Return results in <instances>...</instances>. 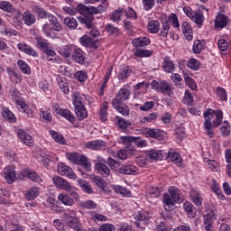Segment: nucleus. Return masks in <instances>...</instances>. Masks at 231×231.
Segmentation results:
<instances>
[{
    "label": "nucleus",
    "mask_w": 231,
    "mask_h": 231,
    "mask_svg": "<svg viewBox=\"0 0 231 231\" xmlns=\"http://www.w3.org/2000/svg\"><path fill=\"white\" fill-rule=\"evenodd\" d=\"M152 218V214L151 212L143 209L136 210L134 213V219L135 220L134 225L138 231H145V226L151 223Z\"/></svg>",
    "instance_id": "nucleus-6"
},
{
    "label": "nucleus",
    "mask_w": 231,
    "mask_h": 231,
    "mask_svg": "<svg viewBox=\"0 0 231 231\" xmlns=\"http://www.w3.org/2000/svg\"><path fill=\"white\" fill-rule=\"evenodd\" d=\"M168 23L171 24L172 28L175 30H180V19L178 18V14L171 13L167 17Z\"/></svg>",
    "instance_id": "nucleus-53"
},
{
    "label": "nucleus",
    "mask_w": 231,
    "mask_h": 231,
    "mask_svg": "<svg viewBox=\"0 0 231 231\" xmlns=\"http://www.w3.org/2000/svg\"><path fill=\"white\" fill-rule=\"evenodd\" d=\"M39 194H41V189L33 186L25 191L24 198L27 201H33V199L39 198Z\"/></svg>",
    "instance_id": "nucleus-31"
},
{
    "label": "nucleus",
    "mask_w": 231,
    "mask_h": 231,
    "mask_svg": "<svg viewBox=\"0 0 231 231\" xmlns=\"http://www.w3.org/2000/svg\"><path fill=\"white\" fill-rule=\"evenodd\" d=\"M67 158L75 165H81L87 172L91 171V163L88 162V157L86 155H81L79 153H68Z\"/></svg>",
    "instance_id": "nucleus-8"
},
{
    "label": "nucleus",
    "mask_w": 231,
    "mask_h": 231,
    "mask_svg": "<svg viewBox=\"0 0 231 231\" xmlns=\"http://www.w3.org/2000/svg\"><path fill=\"white\" fill-rule=\"evenodd\" d=\"M187 136V133L185 132V127H178L175 131V138L177 142H183L185 137Z\"/></svg>",
    "instance_id": "nucleus-63"
},
{
    "label": "nucleus",
    "mask_w": 231,
    "mask_h": 231,
    "mask_svg": "<svg viewBox=\"0 0 231 231\" xmlns=\"http://www.w3.org/2000/svg\"><path fill=\"white\" fill-rule=\"evenodd\" d=\"M146 138L162 141L165 138V131L158 128H146Z\"/></svg>",
    "instance_id": "nucleus-22"
},
{
    "label": "nucleus",
    "mask_w": 231,
    "mask_h": 231,
    "mask_svg": "<svg viewBox=\"0 0 231 231\" xmlns=\"http://www.w3.org/2000/svg\"><path fill=\"white\" fill-rule=\"evenodd\" d=\"M22 21H23L26 26H32L35 24L37 19L35 18V14H32L29 10H25L22 15Z\"/></svg>",
    "instance_id": "nucleus-35"
},
{
    "label": "nucleus",
    "mask_w": 231,
    "mask_h": 231,
    "mask_svg": "<svg viewBox=\"0 0 231 231\" xmlns=\"http://www.w3.org/2000/svg\"><path fill=\"white\" fill-rule=\"evenodd\" d=\"M132 44L134 48V57H138L139 59H147L149 57H152V51L141 49L151 44V38L147 36H139L132 41Z\"/></svg>",
    "instance_id": "nucleus-4"
},
{
    "label": "nucleus",
    "mask_w": 231,
    "mask_h": 231,
    "mask_svg": "<svg viewBox=\"0 0 231 231\" xmlns=\"http://www.w3.org/2000/svg\"><path fill=\"white\" fill-rule=\"evenodd\" d=\"M55 79L62 93H64V95H69V84H68V79L60 75H56Z\"/></svg>",
    "instance_id": "nucleus-25"
},
{
    "label": "nucleus",
    "mask_w": 231,
    "mask_h": 231,
    "mask_svg": "<svg viewBox=\"0 0 231 231\" xmlns=\"http://www.w3.org/2000/svg\"><path fill=\"white\" fill-rule=\"evenodd\" d=\"M209 187L218 199H221V201H225V199H226V197L223 194V190H221V187H219V183H217L215 179H212L211 181H209Z\"/></svg>",
    "instance_id": "nucleus-27"
},
{
    "label": "nucleus",
    "mask_w": 231,
    "mask_h": 231,
    "mask_svg": "<svg viewBox=\"0 0 231 231\" xmlns=\"http://www.w3.org/2000/svg\"><path fill=\"white\" fill-rule=\"evenodd\" d=\"M107 8V5H98L97 7L95 6H87L84 4H79L77 6L78 12L79 14H92V15H97V14H103V12H106V9Z\"/></svg>",
    "instance_id": "nucleus-10"
},
{
    "label": "nucleus",
    "mask_w": 231,
    "mask_h": 231,
    "mask_svg": "<svg viewBox=\"0 0 231 231\" xmlns=\"http://www.w3.org/2000/svg\"><path fill=\"white\" fill-rule=\"evenodd\" d=\"M78 21L81 24H85V26H86V28H88V30L91 29V28H95V26H96L94 24L95 16H93V14H87L84 16H79Z\"/></svg>",
    "instance_id": "nucleus-26"
},
{
    "label": "nucleus",
    "mask_w": 231,
    "mask_h": 231,
    "mask_svg": "<svg viewBox=\"0 0 231 231\" xmlns=\"http://www.w3.org/2000/svg\"><path fill=\"white\" fill-rule=\"evenodd\" d=\"M187 68L192 69V71H199L201 61L196 58H190L187 62Z\"/></svg>",
    "instance_id": "nucleus-52"
},
{
    "label": "nucleus",
    "mask_w": 231,
    "mask_h": 231,
    "mask_svg": "<svg viewBox=\"0 0 231 231\" xmlns=\"http://www.w3.org/2000/svg\"><path fill=\"white\" fill-rule=\"evenodd\" d=\"M106 145L104 141H89L86 143L87 149H91L92 151H102Z\"/></svg>",
    "instance_id": "nucleus-37"
},
{
    "label": "nucleus",
    "mask_w": 231,
    "mask_h": 231,
    "mask_svg": "<svg viewBox=\"0 0 231 231\" xmlns=\"http://www.w3.org/2000/svg\"><path fill=\"white\" fill-rule=\"evenodd\" d=\"M58 172L61 176L69 178V180H77V174L73 171V169L69 168V166L66 165L64 162H60L58 164Z\"/></svg>",
    "instance_id": "nucleus-17"
},
{
    "label": "nucleus",
    "mask_w": 231,
    "mask_h": 231,
    "mask_svg": "<svg viewBox=\"0 0 231 231\" xmlns=\"http://www.w3.org/2000/svg\"><path fill=\"white\" fill-rule=\"evenodd\" d=\"M112 107L123 116H129V115H131V109L125 103L112 102Z\"/></svg>",
    "instance_id": "nucleus-29"
},
{
    "label": "nucleus",
    "mask_w": 231,
    "mask_h": 231,
    "mask_svg": "<svg viewBox=\"0 0 231 231\" xmlns=\"http://www.w3.org/2000/svg\"><path fill=\"white\" fill-rule=\"evenodd\" d=\"M132 75L133 69L131 67L126 66L120 69L119 73L117 74V79L118 80H122L124 82L125 80H127Z\"/></svg>",
    "instance_id": "nucleus-38"
},
{
    "label": "nucleus",
    "mask_w": 231,
    "mask_h": 231,
    "mask_svg": "<svg viewBox=\"0 0 231 231\" xmlns=\"http://www.w3.org/2000/svg\"><path fill=\"white\" fill-rule=\"evenodd\" d=\"M120 140L123 143H135L136 147L138 148L147 147V140L142 139L140 136H121Z\"/></svg>",
    "instance_id": "nucleus-13"
},
{
    "label": "nucleus",
    "mask_w": 231,
    "mask_h": 231,
    "mask_svg": "<svg viewBox=\"0 0 231 231\" xmlns=\"http://www.w3.org/2000/svg\"><path fill=\"white\" fill-rule=\"evenodd\" d=\"M74 79L80 83L86 82V80H88V72H86V70H78L74 74Z\"/></svg>",
    "instance_id": "nucleus-64"
},
{
    "label": "nucleus",
    "mask_w": 231,
    "mask_h": 231,
    "mask_svg": "<svg viewBox=\"0 0 231 231\" xmlns=\"http://www.w3.org/2000/svg\"><path fill=\"white\" fill-rule=\"evenodd\" d=\"M183 193L178 186H170L168 188V193H163L162 203L165 210H172L176 203H183Z\"/></svg>",
    "instance_id": "nucleus-3"
},
{
    "label": "nucleus",
    "mask_w": 231,
    "mask_h": 231,
    "mask_svg": "<svg viewBox=\"0 0 231 231\" xmlns=\"http://www.w3.org/2000/svg\"><path fill=\"white\" fill-rule=\"evenodd\" d=\"M162 69L165 71V73H174V70L176 69V65H174V62H172L171 58L168 56L164 58L162 62Z\"/></svg>",
    "instance_id": "nucleus-39"
},
{
    "label": "nucleus",
    "mask_w": 231,
    "mask_h": 231,
    "mask_svg": "<svg viewBox=\"0 0 231 231\" xmlns=\"http://www.w3.org/2000/svg\"><path fill=\"white\" fill-rule=\"evenodd\" d=\"M96 171L98 174H100V176H103L104 178H108L109 174H111V170L109 167L102 162H97L96 164Z\"/></svg>",
    "instance_id": "nucleus-42"
},
{
    "label": "nucleus",
    "mask_w": 231,
    "mask_h": 231,
    "mask_svg": "<svg viewBox=\"0 0 231 231\" xmlns=\"http://www.w3.org/2000/svg\"><path fill=\"white\" fill-rule=\"evenodd\" d=\"M71 100L74 107L86 106L84 104V94H80V92H74L72 95Z\"/></svg>",
    "instance_id": "nucleus-46"
},
{
    "label": "nucleus",
    "mask_w": 231,
    "mask_h": 231,
    "mask_svg": "<svg viewBox=\"0 0 231 231\" xmlns=\"http://www.w3.org/2000/svg\"><path fill=\"white\" fill-rule=\"evenodd\" d=\"M161 21V27H160V37H163L164 39H167L169 37V33H171V23H169V20H167V16H162L160 18Z\"/></svg>",
    "instance_id": "nucleus-21"
},
{
    "label": "nucleus",
    "mask_w": 231,
    "mask_h": 231,
    "mask_svg": "<svg viewBox=\"0 0 231 231\" xmlns=\"http://www.w3.org/2000/svg\"><path fill=\"white\" fill-rule=\"evenodd\" d=\"M52 183H54L56 189H59L60 190H66L67 192L71 190V184L62 177H53Z\"/></svg>",
    "instance_id": "nucleus-20"
},
{
    "label": "nucleus",
    "mask_w": 231,
    "mask_h": 231,
    "mask_svg": "<svg viewBox=\"0 0 231 231\" xmlns=\"http://www.w3.org/2000/svg\"><path fill=\"white\" fill-rule=\"evenodd\" d=\"M58 199L61 201L63 205H67L68 207H71V205L75 204V200L65 193H60Z\"/></svg>",
    "instance_id": "nucleus-59"
},
{
    "label": "nucleus",
    "mask_w": 231,
    "mask_h": 231,
    "mask_svg": "<svg viewBox=\"0 0 231 231\" xmlns=\"http://www.w3.org/2000/svg\"><path fill=\"white\" fill-rule=\"evenodd\" d=\"M119 174H126L127 176H136L140 172L138 167L133 164L123 165L118 169Z\"/></svg>",
    "instance_id": "nucleus-24"
},
{
    "label": "nucleus",
    "mask_w": 231,
    "mask_h": 231,
    "mask_svg": "<svg viewBox=\"0 0 231 231\" xmlns=\"http://www.w3.org/2000/svg\"><path fill=\"white\" fill-rule=\"evenodd\" d=\"M2 116L6 122L9 124H15L17 122V117L14 115V112L10 110L8 107H4L2 110Z\"/></svg>",
    "instance_id": "nucleus-36"
},
{
    "label": "nucleus",
    "mask_w": 231,
    "mask_h": 231,
    "mask_svg": "<svg viewBox=\"0 0 231 231\" xmlns=\"http://www.w3.org/2000/svg\"><path fill=\"white\" fill-rule=\"evenodd\" d=\"M203 50H205V41H195L192 46L193 53H195V55H199Z\"/></svg>",
    "instance_id": "nucleus-55"
},
{
    "label": "nucleus",
    "mask_w": 231,
    "mask_h": 231,
    "mask_svg": "<svg viewBox=\"0 0 231 231\" xmlns=\"http://www.w3.org/2000/svg\"><path fill=\"white\" fill-rule=\"evenodd\" d=\"M219 132L221 136H223L224 138L228 137L231 133L230 123L226 120L223 121V123L220 125Z\"/></svg>",
    "instance_id": "nucleus-49"
},
{
    "label": "nucleus",
    "mask_w": 231,
    "mask_h": 231,
    "mask_svg": "<svg viewBox=\"0 0 231 231\" xmlns=\"http://www.w3.org/2000/svg\"><path fill=\"white\" fill-rule=\"evenodd\" d=\"M230 25V18L224 14H217L215 18V30L217 32H221L223 28H226V26Z\"/></svg>",
    "instance_id": "nucleus-15"
},
{
    "label": "nucleus",
    "mask_w": 231,
    "mask_h": 231,
    "mask_svg": "<svg viewBox=\"0 0 231 231\" xmlns=\"http://www.w3.org/2000/svg\"><path fill=\"white\" fill-rule=\"evenodd\" d=\"M32 11L34 12L35 14H37L39 19H46V17L48 16V14H50V12L44 10V8L39 5H35L32 8Z\"/></svg>",
    "instance_id": "nucleus-60"
},
{
    "label": "nucleus",
    "mask_w": 231,
    "mask_h": 231,
    "mask_svg": "<svg viewBox=\"0 0 231 231\" xmlns=\"http://www.w3.org/2000/svg\"><path fill=\"white\" fill-rule=\"evenodd\" d=\"M159 91L163 95L171 97V91H172V88L166 80H162L161 81V88H159Z\"/></svg>",
    "instance_id": "nucleus-62"
},
{
    "label": "nucleus",
    "mask_w": 231,
    "mask_h": 231,
    "mask_svg": "<svg viewBox=\"0 0 231 231\" xmlns=\"http://www.w3.org/2000/svg\"><path fill=\"white\" fill-rule=\"evenodd\" d=\"M44 53V59H46L47 62H51V64H55L56 62H59L60 57L57 55V52L53 51V49H49Z\"/></svg>",
    "instance_id": "nucleus-40"
},
{
    "label": "nucleus",
    "mask_w": 231,
    "mask_h": 231,
    "mask_svg": "<svg viewBox=\"0 0 231 231\" xmlns=\"http://www.w3.org/2000/svg\"><path fill=\"white\" fill-rule=\"evenodd\" d=\"M203 116L205 118V122L203 124L205 134L209 138H214V136H216V133L213 129H217V127H220L223 123V110L207 108L203 113Z\"/></svg>",
    "instance_id": "nucleus-1"
},
{
    "label": "nucleus",
    "mask_w": 231,
    "mask_h": 231,
    "mask_svg": "<svg viewBox=\"0 0 231 231\" xmlns=\"http://www.w3.org/2000/svg\"><path fill=\"white\" fill-rule=\"evenodd\" d=\"M160 22L158 20H151L147 23V31L149 33L156 34L160 32Z\"/></svg>",
    "instance_id": "nucleus-45"
},
{
    "label": "nucleus",
    "mask_w": 231,
    "mask_h": 231,
    "mask_svg": "<svg viewBox=\"0 0 231 231\" xmlns=\"http://www.w3.org/2000/svg\"><path fill=\"white\" fill-rule=\"evenodd\" d=\"M167 158H169V160H171V162H172L173 163H175V165H181V154H180V152H167Z\"/></svg>",
    "instance_id": "nucleus-56"
},
{
    "label": "nucleus",
    "mask_w": 231,
    "mask_h": 231,
    "mask_svg": "<svg viewBox=\"0 0 231 231\" xmlns=\"http://www.w3.org/2000/svg\"><path fill=\"white\" fill-rule=\"evenodd\" d=\"M15 7H14V5L12 3L7 1H1L0 2V10L3 12H6L7 14H12Z\"/></svg>",
    "instance_id": "nucleus-61"
},
{
    "label": "nucleus",
    "mask_w": 231,
    "mask_h": 231,
    "mask_svg": "<svg viewBox=\"0 0 231 231\" xmlns=\"http://www.w3.org/2000/svg\"><path fill=\"white\" fill-rule=\"evenodd\" d=\"M183 209L185 210V212H187L188 217L191 219H194V217H196L198 210L196 209V207H194V205H192V203H190L189 201H186L183 204Z\"/></svg>",
    "instance_id": "nucleus-44"
},
{
    "label": "nucleus",
    "mask_w": 231,
    "mask_h": 231,
    "mask_svg": "<svg viewBox=\"0 0 231 231\" xmlns=\"http://www.w3.org/2000/svg\"><path fill=\"white\" fill-rule=\"evenodd\" d=\"M180 28L186 41L190 42V41L194 39V29H192V25H190L189 22L183 21L180 24Z\"/></svg>",
    "instance_id": "nucleus-23"
},
{
    "label": "nucleus",
    "mask_w": 231,
    "mask_h": 231,
    "mask_svg": "<svg viewBox=\"0 0 231 231\" xmlns=\"http://www.w3.org/2000/svg\"><path fill=\"white\" fill-rule=\"evenodd\" d=\"M116 125H117L119 131H125L127 127L131 125V121L125 120L124 117L116 116Z\"/></svg>",
    "instance_id": "nucleus-43"
},
{
    "label": "nucleus",
    "mask_w": 231,
    "mask_h": 231,
    "mask_svg": "<svg viewBox=\"0 0 231 231\" xmlns=\"http://www.w3.org/2000/svg\"><path fill=\"white\" fill-rule=\"evenodd\" d=\"M183 12L187 15V17L190 19V21H192L193 23H195V24L198 25V28H201V26H203V23H205V15H203L202 13L196 12L189 6H184Z\"/></svg>",
    "instance_id": "nucleus-9"
},
{
    "label": "nucleus",
    "mask_w": 231,
    "mask_h": 231,
    "mask_svg": "<svg viewBox=\"0 0 231 231\" xmlns=\"http://www.w3.org/2000/svg\"><path fill=\"white\" fill-rule=\"evenodd\" d=\"M148 161L150 162V163H152V162H154V160H167V152L163 151V150H151L148 152L145 153Z\"/></svg>",
    "instance_id": "nucleus-19"
},
{
    "label": "nucleus",
    "mask_w": 231,
    "mask_h": 231,
    "mask_svg": "<svg viewBox=\"0 0 231 231\" xmlns=\"http://www.w3.org/2000/svg\"><path fill=\"white\" fill-rule=\"evenodd\" d=\"M58 114L60 116H62V118H65V120L69 122L73 127H79V121H77V116H75V114H73L71 110L68 108H60L58 110Z\"/></svg>",
    "instance_id": "nucleus-14"
},
{
    "label": "nucleus",
    "mask_w": 231,
    "mask_h": 231,
    "mask_svg": "<svg viewBox=\"0 0 231 231\" xmlns=\"http://www.w3.org/2000/svg\"><path fill=\"white\" fill-rule=\"evenodd\" d=\"M63 23L65 26H67V28H69V30H77V26H79V22H77V19L71 16L64 18Z\"/></svg>",
    "instance_id": "nucleus-54"
},
{
    "label": "nucleus",
    "mask_w": 231,
    "mask_h": 231,
    "mask_svg": "<svg viewBox=\"0 0 231 231\" xmlns=\"http://www.w3.org/2000/svg\"><path fill=\"white\" fill-rule=\"evenodd\" d=\"M131 98V89L129 86L124 85L119 91L116 93L112 102L116 103H125L126 100Z\"/></svg>",
    "instance_id": "nucleus-11"
},
{
    "label": "nucleus",
    "mask_w": 231,
    "mask_h": 231,
    "mask_svg": "<svg viewBox=\"0 0 231 231\" xmlns=\"http://www.w3.org/2000/svg\"><path fill=\"white\" fill-rule=\"evenodd\" d=\"M60 55L63 57V59H69L76 62V64H79L80 66H86L88 63V58H86V51H82L80 47L75 44L64 45L59 50Z\"/></svg>",
    "instance_id": "nucleus-2"
},
{
    "label": "nucleus",
    "mask_w": 231,
    "mask_h": 231,
    "mask_svg": "<svg viewBox=\"0 0 231 231\" xmlns=\"http://www.w3.org/2000/svg\"><path fill=\"white\" fill-rule=\"evenodd\" d=\"M16 106H19L23 112L28 118H33V110L23 100L20 99L16 101Z\"/></svg>",
    "instance_id": "nucleus-41"
},
{
    "label": "nucleus",
    "mask_w": 231,
    "mask_h": 231,
    "mask_svg": "<svg viewBox=\"0 0 231 231\" xmlns=\"http://www.w3.org/2000/svg\"><path fill=\"white\" fill-rule=\"evenodd\" d=\"M17 66L22 73H23L24 75H30V73H32V69L30 68V65L26 63V61L19 60L17 61Z\"/></svg>",
    "instance_id": "nucleus-58"
},
{
    "label": "nucleus",
    "mask_w": 231,
    "mask_h": 231,
    "mask_svg": "<svg viewBox=\"0 0 231 231\" xmlns=\"http://www.w3.org/2000/svg\"><path fill=\"white\" fill-rule=\"evenodd\" d=\"M35 40H36V47L38 48V50H41L42 53H45L51 49V45L48 42V40L43 39L41 36H36Z\"/></svg>",
    "instance_id": "nucleus-30"
},
{
    "label": "nucleus",
    "mask_w": 231,
    "mask_h": 231,
    "mask_svg": "<svg viewBox=\"0 0 231 231\" xmlns=\"http://www.w3.org/2000/svg\"><path fill=\"white\" fill-rule=\"evenodd\" d=\"M16 134L17 138L23 145H26L27 147H33L35 140H33V137L30 135V134H28V132H26L24 129L19 128Z\"/></svg>",
    "instance_id": "nucleus-12"
},
{
    "label": "nucleus",
    "mask_w": 231,
    "mask_h": 231,
    "mask_svg": "<svg viewBox=\"0 0 231 231\" xmlns=\"http://www.w3.org/2000/svg\"><path fill=\"white\" fill-rule=\"evenodd\" d=\"M189 198L196 207L203 205V197L199 190L192 189L189 192Z\"/></svg>",
    "instance_id": "nucleus-33"
},
{
    "label": "nucleus",
    "mask_w": 231,
    "mask_h": 231,
    "mask_svg": "<svg viewBox=\"0 0 231 231\" xmlns=\"http://www.w3.org/2000/svg\"><path fill=\"white\" fill-rule=\"evenodd\" d=\"M109 109V103L107 101H104L103 104L99 106V120L103 124L107 122V118L109 116V113L107 112Z\"/></svg>",
    "instance_id": "nucleus-32"
},
{
    "label": "nucleus",
    "mask_w": 231,
    "mask_h": 231,
    "mask_svg": "<svg viewBox=\"0 0 231 231\" xmlns=\"http://www.w3.org/2000/svg\"><path fill=\"white\" fill-rule=\"evenodd\" d=\"M171 79L172 82L175 83V86L177 88H180V89H183L185 85H183V78H181V75H180L179 73H172L171 72Z\"/></svg>",
    "instance_id": "nucleus-57"
},
{
    "label": "nucleus",
    "mask_w": 231,
    "mask_h": 231,
    "mask_svg": "<svg viewBox=\"0 0 231 231\" xmlns=\"http://www.w3.org/2000/svg\"><path fill=\"white\" fill-rule=\"evenodd\" d=\"M63 27L59 19L51 23H45L42 25V32L49 39H59V34L55 32H62Z\"/></svg>",
    "instance_id": "nucleus-7"
},
{
    "label": "nucleus",
    "mask_w": 231,
    "mask_h": 231,
    "mask_svg": "<svg viewBox=\"0 0 231 231\" xmlns=\"http://www.w3.org/2000/svg\"><path fill=\"white\" fill-rule=\"evenodd\" d=\"M13 14V23L14 26H21L23 24V13L20 9L14 8L11 13Z\"/></svg>",
    "instance_id": "nucleus-47"
},
{
    "label": "nucleus",
    "mask_w": 231,
    "mask_h": 231,
    "mask_svg": "<svg viewBox=\"0 0 231 231\" xmlns=\"http://www.w3.org/2000/svg\"><path fill=\"white\" fill-rule=\"evenodd\" d=\"M97 37H100V31L95 25L93 28L88 29L87 34L79 39V42L82 46H85V48L98 50V48H100V42L98 40H96Z\"/></svg>",
    "instance_id": "nucleus-5"
},
{
    "label": "nucleus",
    "mask_w": 231,
    "mask_h": 231,
    "mask_svg": "<svg viewBox=\"0 0 231 231\" xmlns=\"http://www.w3.org/2000/svg\"><path fill=\"white\" fill-rule=\"evenodd\" d=\"M113 189L116 194H120L123 198H131V190L129 189L120 186V185H114Z\"/></svg>",
    "instance_id": "nucleus-51"
},
{
    "label": "nucleus",
    "mask_w": 231,
    "mask_h": 231,
    "mask_svg": "<svg viewBox=\"0 0 231 231\" xmlns=\"http://www.w3.org/2000/svg\"><path fill=\"white\" fill-rule=\"evenodd\" d=\"M4 178L9 185L17 181V171L13 166H6L3 171Z\"/></svg>",
    "instance_id": "nucleus-16"
},
{
    "label": "nucleus",
    "mask_w": 231,
    "mask_h": 231,
    "mask_svg": "<svg viewBox=\"0 0 231 231\" xmlns=\"http://www.w3.org/2000/svg\"><path fill=\"white\" fill-rule=\"evenodd\" d=\"M49 134L57 143H60V145H66V139L64 138V135H62V134H59L55 130H50Z\"/></svg>",
    "instance_id": "nucleus-48"
},
{
    "label": "nucleus",
    "mask_w": 231,
    "mask_h": 231,
    "mask_svg": "<svg viewBox=\"0 0 231 231\" xmlns=\"http://www.w3.org/2000/svg\"><path fill=\"white\" fill-rule=\"evenodd\" d=\"M203 228L206 231H214V221H216V214L214 212L203 215Z\"/></svg>",
    "instance_id": "nucleus-18"
},
{
    "label": "nucleus",
    "mask_w": 231,
    "mask_h": 231,
    "mask_svg": "<svg viewBox=\"0 0 231 231\" xmlns=\"http://www.w3.org/2000/svg\"><path fill=\"white\" fill-rule=\"evenodd\" d=\"M74 112L77 116L76 119L79 120V122L86 120L88 115V109L86 108V105L80 106H74Z\"/></svg>",
    "instance_id": "nucleus-34"
},
{
    "label": "nucleus",
    "mask_w": 231,
    "mask_h": 231,
    "mask_svg": "<svg viewBox=\"0 0 231 231\" xmlns=\"http://www.w3.org/2000/svg\"><path fill=\"white\" fill-rule=\"evenodd\" d=\"M23 175L34 183H42V178L41 175L35 172L33 170L25 169L23 171Z\"/></svg>",
    "instance_id": "nucleus-28"
},
{
    "label": "nucleus",
    "mask_w": 231,
    "mask_h": 231,
    "mask_svg": "<svg viewBox=\"0 0 231 231\" xmlns=\"http://www.w3.org/2000/svg\"><path fill=\"white\" fill-rule=\"evenodd\" d=\"M78 185H79L83 192L86 194H95V189H93V187H91L88 181L82 179H79Z\"/></svg>",
    "instance_id": "nucleus-50"
}]
</instances>
